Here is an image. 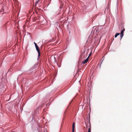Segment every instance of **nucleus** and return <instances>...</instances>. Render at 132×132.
<instances>
[{"label":"nucleus","mask_w":132,"mask_h":132,"mask_svg":"<svg viewBox=\"0 0 132 132\" xmlns=\"http://www.w3.org/2000/svg\"><path fill=\"white\" fill-rule=\"evenodd\" d=\"M36 48L37 51L38 53V56H40V53L39 51V47L38 46L36 47Z\"/></svg>","instance_id":"obj_3"},{"label":"nucleus","mask_w":132,"mask_h":132,"mask_svg":"<svg viewBox=\"0 0 132 132\" xmlns=\"http://www.w3.org/2000/svg\"><path fill=\"white\" fill-rule=\"evenodd\" d=\"M91 54H92V52L90 53V54H89L88 56V58H89V57L91 55Z\"/></svg>","instance_id":"obj_9"},{"label":"nucleus","mask_w":132,"mask_h":132,"mask_svg":"<svg viewBox=\"0 0 132 132\" xmlns=\"http://www.w3.org/2000/svg\"><path fill=\"white\" fill-rule=\"evenodd\" d=\"M75 127V123L74 122H73L72 126V132H74V128Z\"/></svg>","instance_id":"obj_4"},{"label":"nucleus","mask_w":132,"mask_h":132,"mask_svg":"<svg viewBox=\"0 0 132 132\" xmlns=\"http://www.w3.org/2000/svg\"><path fill=\"white\" fill-rule=\"evenodd\" d=\"M34 44L35 45V46L37 45V44L35 42H34Z\"/></svg>","instance_id":"obj_11"},{"label":"nucleus","mask_w":132,"mask_h":132,"mask_svg":"<svg viewBox=\"0 0 132 132\" xmlns=\"http://www.w3.org/2000/svg\"><path fill=\"white\" fill-rule=\"evenodd\" d=\"M35 47H36L38 46H37V44L36 45H35Z\"/></svg>","instance_id":"obj_12"},{"label":"nucleus","mask_w":132,"mask_h":132,"mask_svg":"<svg viewBox=\"0 0 132 132\" xmlns=\"http://www.w3.org/2000/svg\"><path fill=\"white\" fill-rule=\"evenodd\" d=\"M88 57L86 60H85L82 61V63L84 64H85V63H86L87 62V61H88Z\"/></svg>","instance_id":"obj_5"},{"label":"nucleus","mask_w":132,"mask_h":132,"mask_svg":"<svg viewBox=\"0 0 132 132\" xmlns=\"http://www.w3.org/2000/svg\"><path fill=\"white\" fill-rule=\"evenodd\" d=\"M97 15H95L92 18V20H94V19H95V18H96Z\"/></svg>","instance_id":"obj_7"},{"label":"nucleus","mask_w":132,"mask_h":132,"mask_svg":"<svg viewBox=\"0 0 132 132\" xmlns=\"http://www.w3.org/2000/svg\"><path fill=\"white\" fill-rule=\"evenodd\" d=\"M122 31H123L124 32V31H125V29L124 28L123 29Z\"/></svg>","instance_id":"obj_10"},{"label":"nucleus","mask_w":132,"mask_h":132,"mask_svg":"<svg viewBox=\"0 0 132 132\" xmlns=\"http://www.w3.org/2000/svg\"><path fill=\"white\" fill-rule=\"evenodd\" d=\"M85 52V51L84 50L83 51V52L82 53L81 55L80 56L79 58V60H81L84 59L85 58L84 54Z\"/></svg>","instance_id":"obj_2"},{"label":"nucleus","mask_w":132,"mask_h":132,"mask_svg":"<svg viewBox=\"0 0 132 132\" xmlns=\"http://www.w3.org/2000/svg\"><path fill=\"white\" fill-rule=\"evenodd\" d=\"M88 122H89V123H88L87 124L86 123H85L86 126V128H88V132H91V125L90 122V121L89 120V121H88Z\"/></svg>","instance_id":"obj_1"},{"label":"nucleus","mask_w":132,"mask_h":132,"mask_svg":"<svg viewBox=\"0 0 132 132\" xmlns=\"http://www.w3.org/2000/svg\"><path fill=\"white\" fill-rule=\"evenodd\" d=\"M120 34L119 33H117L115 35V38H116L118 35H119Z\"/></svg>","instance_id":"obj_8"},{"label":"nucleus","mask_w":132,"mask_h":132,"mask_svg":"<svg viewBox=\"0 0 132 132\" xmlns=\"http://www.w3.org/2000/svg\"><path fill=\"white\" fill-rule=\"evenodd\" d=\"M123 32L121 31V32L120 34V37L121 39L123 35Z\"/></svg>","instance_id":"obj_6"}]
</instances>
